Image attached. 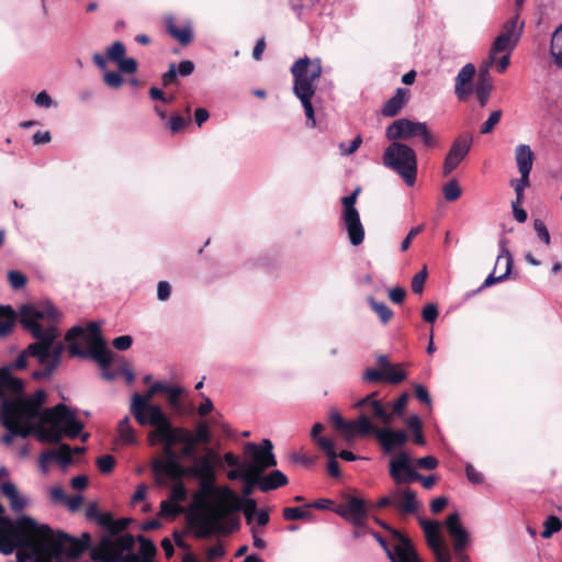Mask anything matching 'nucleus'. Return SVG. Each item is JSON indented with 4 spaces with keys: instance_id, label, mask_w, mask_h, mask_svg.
I'll list each match as a JSON object with an SVG mask.
<instances>
[{
    "instance_id": "40",
    "label": "nucleus",
    "mask_w": 562,
    "mask_h": 562,
    "mask_svg": "<svg viewBox=\"0 0 562 562\" xmlns=\"http://www.w3.org/2000/svg\"><path fill=\"white\" fill-rule=\"evenodd\" d=\"M239 509L243 510L247 525H249L250 527L255 526L254 525L255 516L259 512V510H257L256 502L251 498L246 499L245 502H243L240 499V506L238 508L234 509V512L239 510ZM231 513H233V510Z\"/></svg>"
},
{
    "instance_id": "51",
    "label": "nucleus",
    "mask_w": 562,
    "mask_h": 562,
    "mask_svg": "<svg viewBox=\"0 0 562 562\" xmlns=\"http://www.w3.org/2000/svg\"><path fill=\"white\" fill-rule=\"evenodd\" d=\"M370 407L374 417L380 418L385 424H390L392 422V416L386 413L382 404L375 400V397L371 401Z\"/></svg>"
},
{
    "instance_id": "53",
    "label": "nucleus",
    "mask_w": 562,
    "mask_h": 562,
    "mask_svg": "<svg viewBox=\"0 0 562 562\" xmlns=\"http://www.w3.org/2000/svg\"><path fill=\"white\" fill-rule=\"evenodd\" d=\"M533 228L539 239H541L546 245H550V234L549 231L542 220L533 221Z\"/></svg>"
},
{
    "instance_id": "5",
    "label": "nucleus",
    "mask_w": 562,
    "mask_h": 562,
    "mask_svg": "<svg viewBox=\"0 0 562 562\" xmlns=\"http://www.w3.org/2000/svg\"><path fill=\"white\" fill-rule=\"evenodd\" d=\"M66 341L69 344L71 357L91 356L104 369L102 374L105 379L113 380L116 378V373L106 370L112 361V351L102 339L98 324L90 323L86 328L72 327L66 334Z\"/></svg>"
},
{
    "instance_id": "9",
    "label": "nucleus",
    "mask_w": 562,
    "mask_h": 562,
    "mask_svg": "<svg viewBox=\"0 0 562 562\" xmlns=\"http://www.w3.org/2000/svg\"><path fill=\"white\" fill-rule=\"evenodd\" d=\"M383 164L394 170L403 181L413 187L417 178V156L405 143L393 140L383 154Z\"/></svg>"
},
{
    "instance_id": "44",
    "label": "nucleus",
    "mask_w": 562,
    "mask_h": 562,
    "mask_svg": "<svg viewBox=\"0 0 562 562\" xmlns=\"http://www.w3.org/2000/svg\"><path fill=\"white\" fill-rule=\"evenodd\" d=\"M543 531L541 532V537L544 539L550 538L553 533L560 531L562 528L561 520L555 516H550L546 519L543 524Z\"/></svg>"
},
{
    "instance_id": "8",
    "label": "nucleus",
    "mask_w": 562,
    "mask_h": 562,
    "mask_svg": "<svg viewBox=\"0 0 562 562\" xmlns=\"http://www.w3.org/2000/svg\"><path fill=\"white\" fill-rule=\"evenodd\" d=\"M85 548L83 542L52 531L30 551L34 555V562H67L69 559L79 557Z\"/></svg>"
},
{
    "instance_id": "28",
    "label": "nucleus",
    "mask_w": 562,
    "mask_h": 562,
    "mask_svg": "<svg viewBox=\"0 0 562 562\" xmlns=\"http://www.w3.org/2000/svg\"><path fill=\"white\" fill-rule=\"evenodd\" d=\"M1 492L9 501L10 507L13 512L18 513L27 507L29 498L22 495L15 484L11 481H5L1 484Z\"/></svg>"
},
{
    "instance_id": "60",
    "label": "nucleus",
    "mask_w": 562,
    "mask_h": 562,
    "mask_svg": "<svg viewBox=\"0 0 562 562\" xmlns=\"http://www.w3.org/2000/svg\"><path fill=\"white\" fill-rule=\"evenodd\" d=\"M97 464L102 473H110L114 468L115 460L112 456L105 454L97 460Z\"/></svg>"
},
{
    "instance_id": "47",
    "label": "nucleus",
    "mask_w": 562,
    "mask_h": 562,
    "mask_svg": "<svg viewBox=\"0 0 562 562\" xmlns=\"http://www.w3.org/2000/svg\"><path fill=\"white\" fill-rule=\"evenodd\" d=\"M355 424L357 427V431H358L359 436H361V437L367 436L369 434L375 435V431L378 430L376 428H374L372 426L368 416H366L363 414L360 415L359 418L355 420Z\"/></svg>"
},
{
    "instance_id": "3",
    "label": "nucleus",
    "mask_w": 562,
    "mask_h": 562,
    "mask_svg": "<svg viewBox=\"0 0 562 562\" xmlns=\"http://www.w3.org/2000/svg\"><path fill=\"white\" fill-rule=\"evenodd\" d=\"M188 472L201 485V490L194 495V504L199 508L198 526L205 533L220 531L224 517L240 506L239 496L228 486H214L215 473L211 454L195 459Z\"/></svg>"
},
{
    "instance_id": "33",
    "label": "nucleus",
    "mask_w": 562,
    "mask_h": 562,
    "mask_svg": "<svg viewBox=\"0 0 562 562\" xmlns=\"http://www.w3.org/2000/svg\"><path fill=\"white\" fill-rule=\"evenodd\" d=\"M324 430V425L321 423L314 424L311 430L312 440L324 450L327 457H337L335 445L333 440L322 437L319 434Z\"/></svg>"
},
{
    "instance_id": "14",
    "label": "nucleus",
    "mask_w": 562,
    "mask_h": 562,
    "mask_svg": "<svg viewBox=\"0 0 562 562\" xmlns=\"http://www.w3.org/2000/svg\"><path fill=\"white\" fill-rule=\"evenodd\" d=\"M359 192L360 189L358 188L351 194L341 199V225L352 246H359L364 239V227L361 223L360 214L356 209Z\"/></svg>"
},
{
    "instance_id": "22",
    "label": "nucleus",
    "mask_w": 562,
    "mask_h": 562,
    "mask_svg": "<svg viewBox=\"0 0 562 562\" xmlns=\"http://www.w3.org/2000/svg\"><path fill=\"white\" fill-rule=\"evenodd\" d=\"M393 541L391 554H387L392 562H419L409 540L400 532L392 530Z\"/></svg>"
},
{
    "instance_id": "19",
    "label": "nucleus",
    "mask_w": 562,
    "mask_h": 562,
    "mask_svg": "<svg viewBox=\"0 0 562 562\" xmlns=\"http://www.w3.org/2000/svg\"><path fill=\"white\" fill-rule=\"evenodd\" d=\"M499 248L501 250L496 259L494 271L486 277L479 291L507 279L512 272L514 259L507 248L506 239L499 240Z\"/></svg>"
},
{
    "instance_id": "32",
    "label": "nucleus",
    "mask_w": 562,
    "mask_h": 562,
    "mask_svg": "<svg viewBox=\"0 0 562 562\" xmlns=\"http://www.w3.org/2000/svg\"><path fill=\"white\" fill-rule=\"evenodd\" d=\"M488 68L490 66L485 65L484 68L480 70V80L475 87V94L479 99L481 106H485L487 104L490 93L493 88L490 79Z\"/></svg>"
},
{
    "instance_id": "34",
    "label": "nucleus",
    "mask_w": 562,
    "mask_h": 562,
    "mask_svg": "<svg viewBox=\"0 0 562 562\" xmlns=\"http://www.w3.org/2000/svg\"><path fill=\"white\" fill-rule=\"evenodd\" d=\"M167 30L170 35L176 38L180 44L188 45L192 40L191 25L188 23L182 27H177L172 16L166 19Z\"/></svg>"
},
{
    "instance_id": "6",
    "label": "nucleus",
    "mask_w": 562,
    "mask_h": 562,
    "mask_svg": "<svg viewBox=\"0 0 562 562\" xmlns=\"http://www.w3.org/2000/svg\"><path fill=\"white\" fill-rule=\"evenodd\" d=\"M291 72L294 77L293 92L302 103L307 124L311 127H315L316 120L312 98L316 91L315 82L322 75L321 59L300 58L291 67Z\"/></svg>"
},
{
    "instance_id": "38",
    "label": "nucleus",
    "mask_w": 562,
    "mask_h": 562,
    "mask_svg": "<svg viewBox=\"0 0 562 562\" xmlns=\"http://www.w3.org/2000/svg\"><path fill=\"white\" fill-rule=\"evenodd\" d=\"M117 432H119L120 440L123 443L132 445V443H135L137 441V437H136L135 430H134V428H133V426L131 424V420H130V418L127 416L124 417L119 423Z\"/></svg>"
},
{
    "instance_id": "55",
    "label": "nucleus",
    "mask_w": 562,
    "mask_h": 562,
    "mask_svg": "<svg viewBox=\"0 0 562 562\" xmlns=\"http://www.w3.org/2000/svg\"><path fill=\"white\" fill-rule=\"evenodd\" d=\"M310 515L308 512L303 510L300 507H286L283 509V517L286 520H299L304 519Z\"/></svg>"
},
{
    "instance_id": "52",
    "label": "nucleus",
    "mask_w": 562,
    "mask_h": 562,
    "mask_svg": "<svg viewBox=\"0 0 562 562\" xmlns=\"http://www.w3.org/2000/svg\"><path fill=\"white\" fill-rule=\"evenodd\" d=\"M437 562H451V555L446 542L430 547Z\"/></svg>"
},
{
    "instance_id": "1",
    "label": "nucleus",
    "mask_w": 562,
    "mask_h": 562,
    "mask_svg": "<svg viewBox=\"0 0 562 562\" xmlns=\"http://www.w3.org/2000/svg\"><path fill=\"white\" fill-rule=\"evenodd\" d=\"M46 401L44 390L5 404V427L16 428L22 437L34 432L42 442L57 443L63 436L77 438L82 430V423L76 413L64 404L41 411Z\"/></svg>"
},
{
    "instance_id": "42",
    "label": "nucleus",
    "mask_w": 562,
    "mask_h": 562,
    "mask_svg": "<svg viewBox=\"0 0 562 562\" xmlns=\"http://www.w3.org/2000/svg\"><path fill=\"white\" fill-rule=\"evenodd\" d=\"M442 192L448 202H453L461 196L462 189L456 179H451L442 187Z\"/></svg>"
},
{
    "instance_id": "20",
    "label": "nucleus",
    "mask_w": 562,
    "mask_h": 562,
    "mask_svg": "<svg viewBox=\"0 0 562 562\" xmlns=\"http://www.w3.org/2000/svg\"><path fill=\"white\" fill-rule=\"evenodd\" d=\"M471 146L472 137L470 135H460L453 140L443 161V176L450 175L461 164L469 154Z\"/></svg>"
},
{
    "instance_id": "43",
    "label": "nucleus",
    "mask_w": 562,
    "mask_h": 562,
    "mask_svg": "<svg viewBox=\"0 0 562 562\" xmlns=\"http://www.w3.org/2000/svg\"><path fill=\"white\" fill-rule=\"evenodd\" d=\"M369 303L372 310L378 314L382 323H387L392 316L393 312L389 308V306L383 302H376L372 297L369 299Z\"/></svg>"
},
{
    "instance_id": "62",
    "label": "nucleus",
    "mask_w": 562,
    "mask_h": 562,
    "mask_svg": "<svg viewBox=\"0 0 562 562\" xmlns=\"http://www.w3.org/2000/svg\"><path fill=\"white\" fill-rule=\"evenodd\" d=\"M139 542H140V548H139L138 553L153 560V558L156 553V548H155L154 543L147 539L142 538V537H139Z\"/></svg>"
},
{
    "instance_id": "17",
    "label": "nucleus",
    "mask_w": 562,
    "mask_h": 562,
    "mask_svg": "<svg viewBox=\"0 0 562 562\" xmlns=\"http://www.w3.org/2000/svg\"><path fill=\"white\" fill-rule=\"evenodd\" d=\"M161 440L170 442L183 443L181 454L183 457H192L195 452L196 439L193 435L182 427H175L171 420L161 425L155 435Z\"/></svg>"
},
{
    "instance_id": "58",
    "label": "nucleus",
    "mask_w": 562,
    "mask_h": 562,
    "mask_svg": "<svg viewBox=\"0 0 562 562\" xmlns=\"http://www.w3.org/2000/svg\"><path fill=\"white\" fill-rule=\"evenodd\" d=\"M186 497L187 490L184 485L182 483H176L170 491L168 499L179 504L180 502L184 501Z\"/></svg>"
},
{
    "instance_id": "30",
    "label": "nucleus",
    "mask_w": 562,
    "mask_h": 562,
    "mask_svg": "<svg viewBox=\"0 0 562 562\" xmlns=\"http://www.w3.org/2000/svg\"><path fill=\"white\" fill-rule=\"evenodd\" d=\"M256 483L260 491L269 492L286 485L288 477L280 470H273L272 472L265 476H261V474H259L258 479L256 480Z\"/></svg>"
},
{
    "instance_id": "61",
    "label": "nucleus",
    "mask_w": 562,
    "mask_h": 562,
    "mask_svg": "<svg viewBox=\"0 0 562 562\" xmlns=\"http://www.w3.org/2000/svg\"><path fill=\"white\" fill-rule=\"evenodd\" d=\"M103 80L106 86L111 88H119L123 83L122 76L116 71H105L103 76Z\"/></svg>"
},
{
    "instance_id": "49",
    "label": "nucleus",
    "mask_w": 562,
    "mask_h": 562,
    "mask_svg": "<svg viewBox=\"0 0 562 562\" xmlns=\"http://www.w3.org/2000/svg\"><path fill=\"white\" fill-rule=\"evenodd\" d=\"M502 115H503V113L501 110L493 111L490 114V116L487 117V120L482 124L481 133L482 134L491 133L494 130V127L499 123Z\"/></svg>"
},
{
    "instance_id": "11",
    "label": "nucleus",
    "mask_w": 562,
    "mask_h": 562,
    "mask_svg": "<svg viewBox=\"0 0 562 562\" xmlns=\"http://www.w3.org/2000/svg\"><path fill=\"white\" fill-rule=\"evenodd\" d=\"M385 136L389 140H408L418 137L426 148H437L440 144L439 137L429 130L426 122L409 119L395 120L386 127Z\"/></svg>"
},
{
    "instance_id": "59",
    "label": "nucleus",
    "mask_w": 562,
    "mask_h": 562,
    "mask_svg": "<svg viewBox=\"0 0 562 562\" xmlns=\"http://www.w3.org/2000/svg\"><path fill=\"white\" fill-rule=\"evenodd\" d=\"M182 389L179 386H171L166 384V390L164 393L168 395V401L171 404V406L177 407L179 405V398L182 394Z\"/></svg>"
},
{
    "instance_id": "7",
    "label": "nucleus",
    "mask_w": 562,
    "mask_h": 562,
    "mask_svg": "<svg viewBox=\"0 0 562 562\" xmlns=\"http://www.w3.org/2000/svg\"><path fill=\"white\" fill-rule=\"evenodd\" d=\"M273 446L269 439H263L261 445L248 443L245 448L246 459L227 473L229 480L243 479L247 483H256L259 474L268 468L277 464L272 452Z\"/></svg>"
},
{
    "instance_id": "27",
    "label": "nucleus",
    "mask_w": 562,
    "mask_h": 562,
    "mask_svg": "<svg viewBox=\"0 0 562 562\" xmlns=\"http://www.w3.org/2000/svg\"><path fill=\"white\" fill-rule=\"evenodd\" d=\"M394 505L403 513H414L419 507L416 493L411 488H396L393 491Z\"/></svg>"
},
{
    "instance_id": "10",
    "label": "nucleus",
    "mask_w": 562,
    "mask_h": 562,
    "mask_svg": "<svg viewBox=\"0 0 562 562\" xmlns=\"http://www.w3.org/2000/svg\"><path fill=\"white\" fill-rule=\"evenodd\" d=\"M165 390V383L156 382L144 395L138 393L132 395L130 411L140 426H161L170 420L159 405L151 403L154 395Z\"/></svg>"
},
{
    "instance_id": "35",
    "label": "nucleus",
    "mask_w": 562,
    "mask_h": 562,
    "mask_svg": "<svg viewBox=\"0 0 562 562\" xmlns=\"http://www.w3.org/2000/svg\"><path fill=\"white\" fill-rule=\"evenodd\" d=\"M422 528L429 547L445 542L440 533V525L436 520H420Z\"/></svg>"
},
{
    "instance_id": "4",
    "label": "nucleus",
    "mask_w": 562,
    "mask_h": 562,
    "mask_svg": "<svg viewBox=\"0 0 562 562\" xmlns=\"http://www.w3.org/2000/svg\"><path fill=\"white\" fill-rule=\"evenodd\" d=\"M52 531L47 525H41L30 516L13 521L4 516V507L0 504V552L4 555L13 553L20 546L32 550Z\"/></svg>"
},
{
    "instance_id": "12",
    "label": "nucleus",
    "mask_w": 562,
    "mask_h": 562,
    "mask_svg": "<svg viewBox=\"0 0 562 562\" xmlns=\"http://www.w3.org/2000/svg\"><path fill=\"white\" fill-rule=\"evenodd\" d=\"M154 427L148 432V441L151 446L164 445L162 458L153 461V470L156 474H165L171 479H180L184 474V470L177 462L176 452L173 451V445L177 442H170L168 440H161L160 437L155 436L159 429V425H150Z\"/></svg>"
},
{
    "instance_id": "46",
    "label": "nucleus",
    "mask_w": 562,
    "mask_h": 562,
    "mask_svg": "<svg viewBox=\"0 0 562 562\" xmlns=\"http://www.w3.org/2000/svg\"><path fill=\"white\" fill-rule=\"evenodd\" d=\"M182 513L181 506L170 499L160 503V515L164 517H176Z\"/></svg>"
},
{
    "instance_id": "25",
    "label": "nucleus",
    "mask_w": 562,
    "mask_h": 562,
    "mask_svg": "<svg viewBox=\"0 0 562 562\" xmlns=\"http://www.w3.org/2000/svg\"><path fill=\"white\" fill-rule=\"evenodd\" d=\"M375 436L385 452L395 447H401L407 441V434L404 430H391L389 428L378 429Z\"/></svg>"
},
{
    "instance_id": "50",
    "label": "nucleus",
    "mask_w": 562,
    "mask_h": 562,
    "mask_svg": "<svg viewBox=\"0 0 562 562\" xmlns=\"http://www.w3.org/2000/svg\"><path fill=\"white\" fill-rule=\"evenodd\" d=\"M198 442L209 443L211 441V431L206 422H200L196 425L195 435L193 436Z\"/></svg>"
},
{
    "instance_id": "21",
    "label": "nucleus",
    "mask_w": 562,
    "mask_h": 562,
    "mask_svg": "<svg viewBox=\"0 0 562 562\" xmlns=\"http://www.w3.org/2000/svg\"><path fill=\"white\" fill-rule=\"evenodd\" d=\"M390 475L397 484L417 481L419 477V473L412 468L411 457L404 451L390 460Z\"/></svg>"
},
{
    "instance_id": "18",
    "label": "nucleus",
    "mask_w": 562,
    "mask_h": 562,
    "mask_svg": "<svg viewBox=\"0 0 562 562\" xmlns=\"http://www.w3.org/2000/svg\"><path fill=\"white\" fill-rule=\"evenodd\" d=\"M334 512L350 521L355 527L362 528L368 518V510L364 502L356 496L346 495L345 501Z\"/></svg>"
},
{
    "instance_id": "31",
    "label": "nucleus",
    "mask_w": 562,
    "mask_h": 562,
    "mask_svg": "<svg viewBox=\"0 0 562 562\" xmlns=\"http://www.w3.org/2000/svg\"><path fill=\"white\" fill-rule=\"evenodd\" d=\"M515 160L519 173L530 175L533 165V153L529 145L520 144L516 147Z\"/></svg>"
},
{
    "instance_id": "48",
    "label": "nucleus",
    "mask_w": 562,
    "mask_h": 562,
    "mask_svg": "<svg viewBox=\"0 0 562 562\" xmlns=\"http://www.w3.org/2000/svg\"><path fill=\"white\" fill-rule=\"evenodd\" d=\"M339 432L348 445H351L359 436L355 420L346 422Z\"/></svg>"
},
{
    "instance_id": "41",
    "label": "nucleus",
    "mask_w": 562,
    "mask_h": 562,
    "mask_svg": "<svg viewBox=\"0 0 562 562\" xmlns=\"http://www.w3.org/2000/svg\"><path fill=\"white\" fill-rule=\"evenodd\" d=\"M406 379L405 371L401 368V366H386L384 368V381L391 383H400Z\"/></svg>"
},
{
    "instance_id": "37",
    "label": "nucleus",
    "mask_w": 562,
    "mask_h": 562,
    "mask_svg": "<svg viewBox=\"0 0 562 562\" xmlns=\"http://www.w3.org/2000/svg\"><path fill=\"white\" fill-rule=\"evenodd\" d=\"M15 312L10 306H0V336H7L14 326Z\"/></svg>"
},
{
    "instance_id": "23",
    "label": "nucleus",
    "mask_w": 562,
    "mask_h": 562,
    "mask_svg": "<svg viewBox=\"0 0 562 562\" xmlns=\"http://www.w3.org/2000/svg\"><path fill=\"white\" fill-rule=\"evenodd\" d=\"M446 528L453 540L456 551L462 550L468 543L469 533L462 526L458 513H452L447 517Z\"/></svg>"
},
{
    "instance_id": "24",
    "label": "nucleus",
    "mask_w": 562,
    "mask_h": 562,
    "mask_svg": "<svg viewBox=\"0 0 562 562\" xmlns=\"http://www.w3.org/2000/svg\"><path fill=\"white\" fill-rule=\"evenodd\" d=\"M72 458V450L71 448L64 443L60 445L55 450H48L41 454L40 457V467L43 472H47L48 464L50 461L56 460L58 463H60L64 468L70 464Z\"/></svg>"
},
{
    "instance_id": "45",
    "label": "nucleus",
    "mask_w": 562,
    "mask_h": 562,
    "mask_svg": "<svg viewBox=\"0 0 562 562\" xmlns=\"http://www.w3.org/2000/svg\"><path fill=\"white\" fill-rule=\"evenodd\" d=\"M125 46L121 42H114L111 46L106 48V56L110 60L117 64L121 59L125 57Z\"/></svg>"
},
{
    "instance_id": "63",
    "label": "nucleus",
    "mask_w": 562,
    "mask_h": 562,
    "mask_svg": "<svg viewBox=\"0 0 562 562\" xmlns=\"http://www.w3.org/2000/svg\"><path fill=\"white\" fill-rule=\"evenodd\" d=\"M34 102L37 106L45 109H49L55 105L54 100L45 90L37 93V95L34 99Z\"/></svg>"
},
{
    "instance_id": "36",
    "label": "nucleus",
    "mask_w": 562,
    "mask_h": 562,
    "mask_svg": "<svg viewBox=\"0 0 562 562\" xmlns=\"http://www.w3.org/2000/svg\"><path fill=\"white\" fill-rule=\"evenodd\" d=\"M550 53L555 65L562 67V23L552 33Z\"/></svg>"
},
{
    "instance_id": "13",
    "label": "nucleus",
    "mask_w": 562,
    "mask_h": 562,
    "mask_svg": "<svg viewBox=\"0 0 562 562\" xmlns=\"http://www.w3.org/2000/svg\"><path fill=\"white\" fill-rule=\"evenodd\" d=\"M134 547V538L130 533L109 535L103 537L92 549V559L100 562H117L124 552Z\"/></svg>"
},
{
    "instance_id": "16",
    "label": "nucleus",
    "mask_w": 562,
    "mask_h": 562,
    "mask_svg": "<svg viewBox=\"0 0 562 562\" xmlns=\"http://www.w3.org/2000/svg\"><path fill=\"white\" fill-rule=\"evenodd\" d=\"M24 384L22 380L11 376L8 369H0V407L2 423L5 426V404L12 405L20 398H25L23 394Z\"/></svg>"
},
{
    "instance_id": "57",
    "label": "nucleus",
    "mask_w": 562,
    "mask_h": 562,
    "mask_svg": "<svg viewBox=\"0 0 562 562\" xmlns=\"http://www.w3.org/2000/svg\"><path fill=\"white\" fill-rule=\"evenodd\" d=\"M427 279V269L424 267L422 271H419L417 274L414 276L412 280V290L415 293L420 294L424 289L425 281Z\"/></svg>"
},
{
    "instance_id": "15",
    "label": "nucleus",
    "mask_w": 562,
    "mask_h": 562,
    "mask_svg": "<svg viewBox=\"0 0 562 562\" xmlns=\"http://www.w3.org/2000/svg\"><path fill=\"white\" fill-rule=\"evenodd\" d=\"M519 14L516 13L508 20L502 29L501 34L495 38L492 44L488 58L485 63L486 66H492L495 63V56L499 53H512L518 44L524 30V22L518 21Z\"/></svg>"
},
{
    "instance_id": "39",
    "label": "nucleus",
    "mask_w": 562,
    "mask_h": 562,
    "mask_svg": "<svg viewBox=\"0 0 562 562\" xmlns=\"http://www.w3.org/2000/svg\"><path fill=\"white\" fill-rule=\"evenodd\" d=\"M529 184H530L529 175H527V173H520L519 179L510 180V186L513 187V189L515 190V193H516L515 200H517V203L524 202V199H525L524 192H525V189H527L529 187Z\"/></svg>"
},
{
    "instance_id": "64",
    "label": "nucleus",
    "mask_w": 562,
    "mask_h": 562,
    "mask_svg": "<svg viewBox=\"0 0 562 562\" xmlns=\"http://www.w3.org/2000/svg\"><path fill=\"white\" fill-rule=\"evenodd\" d=\"M190 120L180 115H173L169 120V128L172 132H179L189 124Z\"/></svg>"
},
{
    "instance_id": "2",
    "label": "nucleus",
    "mask_w": 562,
    "mask_h": 562,
    "mask_svg": "<svg viewBox=\"0 0 562 562\" xmlns=\"http://www.w3.org/2000/svg\"><path fill=\"white\" fill-rule=\"evenodd\" d=\"M59 317V313L49 302L26 304L21 307L20 322L37 341L20 353L10 367L4 368L11 376L12 369L22 370L26 367L29 356L36 358L42 367L41 370L33 372L35 379L48 378L54 372L64 351V344L55 341L59 336L57 329Z\"/></svg>"
},
{
    "instance_id": "26",
    "label": "nucleus",
    "mask_w": 562,
    "mask_h": 562,
    "mask_svg": "<svg viewBox=\"0 0 562 562\" xmlns=\"http://www.w3.org/2000/svg\"><path fill=\"white\" fill-rule=\"evenodd\" d=\"M476 69L473 64L464 65L456 77L454 92L457 97L462 100L471 93V83L475 76Z\"/></svg>"
},
{
    "instance_id": "54",
    "label": "nucleus",
    "mask_w": 562,
    "mask_h": 562,
    "mask_svg": "<svg viewBox=\"0 0 562 562\" xmlns=\"http://www.w3.org/2000/svg\"><path fill=\"white\" fill-rule=\"evenodd\" d=\"M362 144V137L358 135L352 139V142L347 145L346 143L339 144V153L341 156H349L358 150L360 145Z\"/></svg>"
},
{
    "instance_id": "29",
    "label": "nucleus",
    "mask_w": 562,
    "mask_h": 562,
    "mask_svg": "<svg viewBox=\"0 0 562 562\" xmlns=\"http://www.w3.org/2000/svg\"><path fill=\"white\" fill-rule=\"evenodd\" d=\"M409 99V91L404 88H397L395 94L386 101L382 109L384 116H395Z\"/></svg>"
},
{
    "instance_id": "56",
    "label": "nucleus",
    "mask_w": 562,
    "mask_h": 562,
    "mask_svg": "<svg viewBox=\"0 0 562 562\" xmlns=\"http://www.w3.org/2000/svg\"><path fill=\"white\" fill-rule=\"evenodd\" d=\"M116 65L119 70L124 74H134L137 70V61L132 57H124Z\"/></svg>"
}]
</instances>
